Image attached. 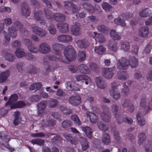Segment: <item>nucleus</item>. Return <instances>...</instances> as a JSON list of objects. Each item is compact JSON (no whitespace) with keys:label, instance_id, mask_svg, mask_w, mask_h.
Wrapping results in <instances>:
<instances>
[{"label":"nucleus","instance_id":"obj_1","mask_svg":"<svg viewBox=\"0 0 152 152\" xmlns=\"http://www.w3.org/2000/svg\"><path fill=\"white\" fill-rule=\"evenodd\" d=\"M138 65V61L134 56L130 57L129 62L125 58L121 57L118 61L117 68L120 70H125L128 68L129 65L132 68H136Z\"/></svg>","mask_w":152,"mask_h":152},{"label":"nucleus","instance_id":"obj_2","mask_svg":"<svg viewBox=\"0 0 152 152\" xmlns=\"http://www.w3.org/2000/svg\"><path fill=\"white\" fill-rule=\"evenodd\" d=\"M113 113L114 115L115 118L117 119V123L121 124L123 121L129 124H131L133 123L132 119L128 117L124 118L123 115H118V107L115 104L113 105L112 106V109Z\"/></svg>","mask_w":152,"mask_h":152},{"label":"nucleus","instance_id":"obj_3","mask_svg":"<svg viewBox=\"0 0 152 152\" xmlns=\"http://www.w3.org/2000/svg\"><path fill=\"white\" fill-rule=\"evenodd\" d=\"M63 53L65 58L69 61H74L76 59V52L71 45H68L64 49Z\"/></svg>","mask_w":152,"mask_h":152},{"label":"nucleus","instance_id":"obj_4","mask_svg":"<svg viewBox=\"0 0 152 152\" xmlns=\"http://www.w3.org/2000/svg\"><path fill=\"white\" fill-rule=\"evenodd\" d=\"M46 136L51 138L50 141L53 144H57L62 142V138L59 135L49 133L46 134Z\"/></svg>","mask_w":152,"mask_h":152},{"label":"nucleus","instance_id":"obj_5","mask_svg":"<svg viewBox=\"0 0 152 152\" xmlns=\"http://www.w3.org/2000/svg\"><path fill=\"white\" fill-rule=\"evenodd\" d=\"M117 86L118 85L117 83L115 82L112 83L111 89L110 91L111 96L116 100H118L120 98L121 96L120 93L117 92Z\"/></svg>","mask_w":152,"mask_h":152},{"label":"nucleus","instance_id":"obj_6","mask_svg":"<svg viewBox=\"0 0 152 152\" xmlns=\"http://www.w3.org/2000/svg\"><path fill=\"white\" fill-rule=\"evenodd\" d=\"M116 67L114 66L110 68H106L104 69L102 72L103 76L106 78H112L114 75V71L115 70Z\"/></svg>","mask_w":152,"mask_h":152},{"label":"nucleus","instance_id":"obj_7","mask_svg":"<svg viewBox=\"0 0 152 152\" xmlns=\"http://www.w3.org/2000/svg\"><path fill=\"white\" fill-rule=\"evenodd\" d=\"M68 100L69 103L74 106L78 105L81 102V97L78 95L70 96Z\"/></svg>","mask_w":152,"mask_h":152},{"label":"nucleus","instance_id":"obj_8","mask_svg":"<svg viewBox=\"0 0 152 152\" xmlns=\"http://www.w3.org/2000/svg\"><path fill=\"white\" fill-rule=\"evenodd\" d=\"M23 42L27 46L29 51L33 53H37L38 52V49L34 45H32V42L30 40L25 39H23Z\"/></svg>","mask_w":152,"mask_h":152},{"label":"nucleus","instance_id":"obj_9","mask_svg":"<svg viewBox=\"0 0 152 152\" xmlns=\"http://www.w3.org/2000/svg\"><path fill=\"white\" fill-rule=\"evenodd\" d=\"M31 29L34 33L41 37H45L46 35L47 32L45 29L39 28L37 26L32 27Z\"/></svg>","mask_w":152,"mask_h":152},{"label":"nucleus","instance_id":"obj_10","mask_svg":"<svg viewBox=\"0 0 152 152\" xmlns=\"http://www.w3.org/2000/svg\"><path fill=\"white\" fill-rule=\"evenodd\" d=\"M63 3L67 9H72L73 13H76L78 12L79 10L78 7L72 2L69 1H65Z\"/></svg>","mask_w":152,"mask_h":152},{"label":"nucleus","instance_id":"obj_11","mask_svg":"<svg viewBox=\"0 0 152 152\" xmlns=\"http://www.w3.org/2000/svg\"><path fill=\"white\" fill-rule=\"evenodd\" d=\"M22 14L26 17L30 15V11L28 4L25 2L23 3L21 5Z\"/></svg>","mask_w":152,"mask_h":152},{"label":"nucleus","instance_id":"obj_12","mask_svg":"<svg viewBox=\"0 0 152 152\" xmlns=\"http://www.w3.org/2000/svg\"><path fill=\"white\" fill-rule=\"evenodd\" d=\"M38 51H39L41 53L45 54L49 53L50 50L49 45L47 44L43 43L39 45Z\"/></svg>","mask_w":152,"mask_h":152},{"label":"nucleus","instance_id":"obj_13","mask_svg":"<svg viewBox=\"0 0 152 152\" xmlns=\"http://www.w3.org/2000/svg\"><path fill=\"white\" fill-rule=\"evenodd\" d=\"M53 52L56 55L61 56L62 53L61 50H62L64 48V46L61 44L58 43H55L53 45Z\"/></svg>","mask_w":152,"mask_h":152},{"label":"nucleus","instance_id":"obj_14","mask_svg":"<svg viewBox=\"0 0 152 152\" xmlns=\"http://www.w3.org/2000/svg\"><path fill=\"white\" fill-rule=\"evenodd\" d=\"M18 99V96L17 94H14L11 95L8 101L5 104V107H7L8 106H11L12 105L14 104Z\"/></svg>","mask_w":152,"mask_h":152},{"label":"nucleus","instance_id":"obj_15","mask_svg":"<svg viewBox=\"0 0 152 152\" xmlns=\"http://www.w3.org/2000/svg\"><path fill=\"white\" fill-rule=\"evenodd\" d=\"M76 79L78 81H81L82 82H85L86 85L88 84L89 82L91 80L90 78L85 75H77Z\"/></svg>","mask_w":152,"mask_h":152},{"label":"nucleus","instance_id":"obj_16","mask_svg":"<svg viewBox=\"0 0 152 152\" xmlns=\"http://www.w3.org/2000/svg\"><path fill=\"white\" fill-rule=\"evenodd\" d=\"M83 9L90 13H93L94 12V8L91 4L88 2H84L82 5Z\"/></svg>","mask_w":152,"mask_h":152},{"label":"nucleus","instance_id":"obj_17","mask_svg":"<svg viewBox=\"0 0 152 152\" xmlns=\"http://www.w3.org/2000/svg\"><path fill=\"white\" fill-rule=\"evenodd\" d=\"M57 26L60 31L62 33H66L69 31V26L66 23H58Z\"/></svg>","mask_w":152,"mask_h":152},{"label":"nucleus","instance_id":"obj_18","mask_svg":"<svg viewBox=\"0 0 152 152\" xmlns=\"http://www.w3.org/2000/svg\"><path fill=\"white\" fill-rule=\"evenodd\" d=\"M46 101H42L38 103L37 105L38 114H41L45 111L46 107Z\"/></svg>","mask_w":152,"mask_h":152},{"label":"nucleus","instance_id":"obj_19","mask_svg":"<svg viewBox=\"0 0 152 152\" xmlns=\"http://www.w3.org/2000/svg\"><path fill=\"white\" fill-rule=\"evenodd\" d=\"M149 32L148 28L146 26H144L139 29V35L142 37H147Z\"/></svg>","mask_w":152,"mask_h":152},{"label":"nucleus","instance_id":"obj_20","mask_svg":"<svg viewBox=\"0 0 152 152\" xmlns=\"http://www.w3.org/2000/svg\"><path fill=\"white\" fill-rule=\"evenodd\" d=\"M64 137L65 138L67 141L73 144L76 145L77 143V138L75 136L73 137L71 134H64Z\"/></svg>","mask_w":152,"mask_h":152},{"label":"nucleus","instance_id":"obj_21","mask_svg":"<svg viewBox=\"0 0 152 152\" xmlns=\"http://www.w3.org/2000/svg\"><path fill=\"white\" fill-rule=\"evenodd\" d=\"M82 130L84 132L87 136L89 139L92 137V129L87 126H82L81 127Z\"/></svg>","mask_w":152,"mask_h":152},{"label":"nucleus","instance_id":"obj_22","mask_svg":"<svg viewBox=\"0 0 152 152\" xmlns=\"http://www.w3.org/2000/svg\"><path fill=\"white\" fill-rule=\"evenodd\" d=\"M95 82L97 86L101 89L105 88L106 85L104 80L100 77H97L95 79Z\"/></svg>","mask_w":152,"mask_h":152},{"label":"nucleus","instance_id":"obj_23","mask_svg":"<svg viewBox=\"0 0 152 152\" xmlns=\"http://www.w3.org/2000/svg\"><path fill=\"white\" fill-rule=\"evenodd\" d=\"M53 19L57 22H63L65 20V16L62 14L56 13L54 14Z\"/></svg>","mask_w":152,"mask_h":152},{"label":"nucleus","instance_id":"obj_24","mask_svg":"<svg viewBox=\"0 0 152 152\" xmlns=\"http://www.w3.org/2000/svg\"><path fill=\"white\" fill-rule=\"evenodd\" d=\"M26 106L24 102L22 101H19L14 104L12 105L10 107V109H12L17 108H23Z\"/></svg>","mask_w":152,"mask_h":152},{"label":"nucleus","instance_id":"obj_25","mask_svg":"<svg viewBox=\"0 0 152 152\" xmlns=\"http://www.w3.org/2000/svg\"><path fill=\"white\" fill-rule=\"evenodd\" d=\"M10 74V71L6 70L2 72L0 74V83H3L7 79Z\"/></svg>","mask_w":152,"mask_h":152},{"label":"nucleus","instance_id":"obj_26","mask_svg":"<svg viewBox=\"0 0 152 152\" xmlns=\"http://www.w3.org/2000/svg\"><path fill=\"white\" fill-rule=\"evenodd\" d=\"M86 115L87 117H89L90 121L91 122L93 123H95L96 122L98 117L95 113L90 111H88L86 113Z\"/></svg>","mask_w":152,"mask_h":152},{"label":"nucleus","instance_id":"obj_27","mask_svg":"<svg viewBox=\"0 0 152 152\" xmlns=\"http://www.w3.org/2000/svg\"><path fill=\"white\" fill-rule=\"evenodd\" d=\"M78 46L81 48H86L89 45L88 41L86 39H81L78 40L77 42Z\"/></svg>","mask_w":152,"mask_h":152},{"label":"nucleus","instance_id":"obj_28","mask_svg":"<svg viewBox=\"0 0 152 152\" xmlns=\"http://www.w3.org/2000/svg\"><path fill=\"white\" fill-rule=\"evenodd\" d=\"M80 142L82 150L84 151H86L89 147L88 142L86 138L81 137L80 139Z\"/></svg>","mask_w":152,"mask_h":152},{"label":"nucleus","instance_id":"obj_29","mask_svg":"<svg viewBox=\"0 0 152 152\" xmlns=\"http://www.w3.org/2000/svg\"><path fill=\"white\" fill-rule=\"evenodd\" d=\"M56 55L57 56L54 55H48L47 56V58L50 60L53 61H60L64 62H65V60H63V59H62L61 55H60L59 56V55Z\"/></svg>","mask_w":152,"mask_h":152},{"label":"nucleus","instance_id":"obj_30","mask_svg":"<svg viewBox=\"0 0 152 152\" xmlns=\"http://www.w3.org/2000/svg\"><path fill=\"white\" fill-rule=\"evenodd\" d=\"M95 53L99 55H102L106 51V48L102 45L96 47L94 49Z\"/></svg>","mask_w":152,"mask_h":152},{"label":"nucleus","instance_id":"obj_31","mask_svg":"<svg viewBox=\"0 0 152 152\" xmlns=\"http://www.w3.org/2000/svg\"><path fill=\"white\" fill-rule=\"evenodd\" d=\"M8 31L12 37L15 38L17 36V30L16 29L15 27H14L13 26H12L9 27Z\"/></svg>","mask_w":152,"mask_h":152},{"label":"nucleus","instance_id":"obj_32","mask_svg":"<svg viewBox=\"0 0 152 152\" xmlns=\"http://www.w3.org/2000/svg\"><path fill=\"white\" fill-rule=\"evenodd\" d=\"M141 113L138 112L137 115V118L139 125L142 126L145 124V120L143 117L140 116Z\"/></svg>","mask_w":152,"mask_h":152},{"label":"nucleus","instance_id":"obj_33","mask_svg":"<svg viewBox=\"0 0 152 152\" xmlns=\"http://www.w3.org/2000/svg\"><path fill=\"white\" fill-rule=\"evenodd\" d=\"M78 68L80 72L83 73L88 74L90 72V69L86 65L80 64L78 66Z\"/></svg>","mask_w":152,"mask_h":152},{"label":"nucleus","instance_id":"obj_34","mask_svg":"<svg viewBox=\"0 0 152 152\" xmlns=\"http://www.w3.org/2000/svg\"><path fill=\"white\" fill-rule=\"evenodd\" d=\"M151 11L148 8L142 10L139 13L140 16L142 17H146L150 16Z\"/></svg>","mask_w":152,"mask_h":152},{"label":"nucleus","instance_id":"obj_35","mask_svg":"<svg viewBox=\"0 0 152 152\" xmlns=\"http://www.w3.org/2000/svg\"><path fill=\"white\" fill-rule=\"evenodd\" d=\"M122 105L124 107L130 106L129 111L131 113L133 112L134 110V105L131 104L130 101L129 99L125 100Z\"/></svg>","mask_w":152,"mask_h":152},{"label":"nucleus","instance_id":"obj_36","mask_svg":"<svg viewBox=\"0 0 152 152\" xmlns=\"http://www.w3.org/2000/svg\"><path fill=\"white\" fill-rule=\"evenodd\" d=\"M108 45L109 49L112 51L116 52L118 50L117 43L114 41H109Z\"/></svg>","mask_w":152,"mask_h":152},{"label":"nucleus","instance_id":"obj_37","mask_svg":"<svg viewBox=\"0 0 152 152\" xmlns=\"http://www.w3.org/2000/svg\"><path fill=\"white\" fill-rule=\"evenodd\" d=\"M31 142L34 145L37 144L40 146H43L45 141L44 140L41 139L36 138L31 140Z\"/></svg>","mask_w":152,"mask_h":152},{"label":"nucleus","instance_id":"obj_38","mask_svg":"<svg viewBox=\"0 0 152 152\" xmlns=\"http://www.w3.org/2000/svg\"><path fill=\"white\" fill-rule=\"evenodd\" d=\"M80 27L79 26L73 25L72 27L71 31L72 33L74 35L78 36L80 34Z\"/></svg>","mask_w":152,"mask_h":152},{"label":"nucleus","instance_id":"obj_39","mask_svg":"<svg viewBox=\"0 0 152 152\" xmlns=\"http://www.w3.org/2000/svg\"><path fill=\"white\" fill-rule=\"evenodd\" d=\"M118 79L121 80L126 79L129 77L128 74L124 71L118 72Z\"/></svg>","mask_w":152,"mask_h":152},{"label":"nucleus","instance_id":"obj_40","mask_svg":"<svg viewBox=\"0 0 152 152\" xmlns=\"http://www.w3.org/2000/svg\"><path fill=\"white\" fill-rule=\"evenodd\" d=\"M28 72L31 74H35L39 72V69L32 65H29L28 67Z\"/></svg>","mask_w":152,"mask_h":152},{"label":"nucleus","instance_id":"obj_41","mask_svg":"<svg viewBox=\"0 0 152 152\" xmlns=\"http://www.w3.org/2000/svg\"><path fill=\"white\" fill-rule=\"evenodd\" d=\"M15 115L14 116L15 119L13 122V124L14 126H18L20 122V112L18 111H17L15 113Z\"/></svg>","mask_w":152,"mask_h":152},{"label":"nucleus","instance_id":"obj_42","mask_svg":"<svg viewBox=\"0 0 152 152\" xmlns=\"http://www.w3.org/2000/svg\"><path fill=\"white\" fill-rule=\"evenodd\" d=\"M61 111L64 114L69 115L72 113V109L66 107L61 106L60 107Z\"/></svg>","mask_w":152,"mask_h":152},{"label":"nucleus","instance_id":"obj_43","mask_svg":"<svg viewBox=\"0 0 152 152\" xmlns=\"http://www.w3.org/2000/svg\"><path fill=\"white\" fill-rule=\"evenodd\" d=\"M110 34L111 37L114 40H119L121 39V36L114 30H111Z\"/></svg>","mask_w":152,"mask_h":152},{"label":"nucleus","instance_id":"obj_44","mask_svg":"<svg viewBox=\"0 0 152 152\" xmlns=\"http://www.w3.org/2000/svg\"><path fill=\"white\" fill-rule=\"evenodd\" d=\"M42 84L41 83H33L29 87V89L31 91L35 90L37 91L41 88Z\"/></svg>","mask_w":152,"mask_h":152},{"label":"nucleus","instance_id":"obj_45","mask_svg":"<svg viewBox=\"0 0 152 152\" xmlns=\"http://www.w3.org/2000/svg\"><path fill=\"white\" fill-rule=\"evenodd\" d=\"M102 141L106 145H108L110 142V136L108 134L104 133L102 137Z\"/></svg>","mask_w":152,"mask_h":152},{"label":"nucleus","instance_id":"obj_46","mask_svg":"<svg viewBox=\"0 0 152 152\" xmlns=\"http://www.w3.org/2000/svg\"><path fill=\"white\" fill-rule=\"evenodd\" d=\"M45 13L47 18L49 20L53 19L54 18V14L52 12L48 9H45L44 10Z\"/></svg>","mask_w":152,"mask_h":152},{"label":"nucleus","instance_id":"obj_47","mask_svg":"<svg viewBox=\"0 0 152 152\" xmlns=\"http://www.w3.org/2000/svg\"><path fill=\"white\" fill-rule=\"evenodd\" d=\"M121 48L125 51H128L130 48L129 42H122L121 45Z\"/></svg>","mask_w":152,"mask_h":152},{"label":"nucleus","instance_id":"obj_48","mask_svg":"<svg viewBox=\"0 0 152 152\" xmlns=\"http://www.w3.org/2000/svg\"><path fill=\"white\" fill-rule=\"evenodd\" d=\"M15 53L18 58H22L26 55V53L21 49L18 48L16 50Z\"/></svg>","mask_w":152,"mask_h":152},{"label":"nucleus","instance_id":"obj_49","mask_svg":"<svg viewBox=\"0 0 152 152\" xmlns=\"http://www.w3.org/2000/svg\"><path fill=\"white\" fill-rule=\"evenodd\" d=\"M97 29L99 31L103 33H106L108 32L109 30L107 27L103 25H99L97 27Z\"/></svg>","mask_w":152,"mask_h":152},{"label":"nucleus","instance_id":"obj_50","mask_svg":"<svg viewBox=\"0 0 152 152\" xmlns=\"http://www.w3.org/2000/svg\"><path fill=\"white\" fill-rule=\"evenodd\" d=\"M49 103L48 105L49 107L50 108H55L57 106L58 103V101L53 98L49 100Z\"/></svg>","mask_w":152,"mask_h":152},{"label":"nucleus","instance_id":"obj_51","mask_svg":"<svg viewBox=\"0 0 152 152\" xmlns=\"http://www.w3.org/2000/svg\"><path fill=\"white\" fill-rule=\"evenodd\" d=\"M146 136L145 134L144 133H140L138 136V143L140 145L146 139Z\"/></svg>","mask_w":152,"mask_h":152},{"label":"nucleus","instance_id":"obj_52","mask_svg":"<svg viewBox=\"0 0 152 152\" xmlns=\"http://www.w3.org/2000/svg\"><path fill=\"white\" fill-rule=\"evenodd\" d=\"M123 88L122 89L121 93L123 95L126 96L129 94V90L128 86L126 85V83H123Z\"/></svg>","mask_w":152,"mask_h":152},{"label":"nucleus","instance_id":"obj_53","mask_svg":"<svg viewBox=\"0 0 152 152\" xmlns=\"http://www.w3.org/2000/svg\"><path fill=\"white\" fill-rule=\"evenodd\" d=\"M78 60L80 61H84L86 57V54L85 51H79L78 53Z\"/></svg>","mask_w":152,"mask_h":152},{"label":"nucleus","instance_id":"obj_54","mask_svg":"<svg viewBox=\"0 0 152 152\" xmlns=\"http://www.w3.org/2000/svg\"><path fill=\"white\" fill-rule=\"evenodd\" d=\"M72 125L71 121L69 120H64L62 123V127L64 128L70 127Z\"/></svg>","mask_w":152,"mask_h":152},{"label":"nucleus","instance_id":"obj_55","mask_svg":"<svg viewBox=\"0 0 152 152\" xmlns=\"http://www.w3.org/2000/svg\"><path fill=\"white\" fill-rule=\"evenodd\" d=\"M95 39L97 42L102 43L105 41V38L103 35L101 34H99L97 36L95 37Z\"/></svg>","mask_w":152,"mask_h":152},{"label":"nucleus","instance_id":"obj_56","mask_svg":"<svg viewBox=\"0 0 152 152\" xmlns=\"http://www.w3.org/2000/svg\"><path fill=\"white\" fill-rule=\"evenodd\" d=\"M114 22L116 24L122 26H124L126 25L125 21L123 20H122L119 17L115 19Z\"/></svg>","mask_w":152,"mask_h":152},{"label":"nucleus","instance_id":"obj_57","mask_svg":"<svg viewBox=\"0 0 152 152\" xmlns=\"http://www.w3.org/2000/svg\"><path fill=\"white\" fill-rule=\"evenodd\" d=\"M14 27H15L16 29L20 30L23 28V24L20 21L18 20L15 21L12 25Z\"/></svg>","mask_w":152,"mask_h":152},{"label":"nucleus","instance_id":"obj_58","mask_svg":"<svg viewBox=\"0 0 152 152\" xmlns=\"http://www.w3.org/2000/svg\"><path fill=\"white\" fill-rule=\"evenodd\" d=\"M102 6L103 9L107 12L111 11L112 10V6L108 3L104 2L102 4Z\"/></svg>","mask_w":152,"mask_h":152},{"label":"nucleus","instance_id":"obj_59","mask_svg":"<svg viewBox=\"0 0 152 152\" xmlns=\"http://www.w3.org/2000/svg\"><path fill=\"white\" fill-rule=\"evenodd\" d=\"M145 151L146 152H151L152 151V142L151 141H149L147 145L145 146Z\"/></svg>","mask_w":152,"mask_h":152},{"label":"nucleus","instance_id":"obj_60","mask_svg":"<svg viewBox=\"0 0 152 152\" xmlns=\"http://www.w3.org/2000/svg\"><path fill=\"white\" fill-rule=\"evenodd\" d=\"M15 55L13 54L7 53L5 56V59L10 61H12L15 59Z\"/></svg>","mask_w":152,"mask_h":152},{"label":"nucleus","instance_id":"obj_61","mask_svg":"<svg viewBox=\"0 0 152 152\" xmlns=\"http://www.w3.org/2000/svg\"><path fill=\"white\" fill-rule=\"evenodd\" d=\"M71 118L74 122L75 124L79 125L81 124V122L78 116L76 115H72L71 117Z\"/></svg>","mask_w":152,"mask_h":152},{"label":"nucleus","instance_id":"obj_62","mask_svg":"<svg viewBox=\"0 0 152 152\" xmlns=\"http://www.w3.org/2000/svg\"><path fill=\"white\" fill-rule=\"evenodd\" d=\"M42 13L41 11H39L34 13V17L37 20H39L40 19L42 18Z\"/></svg>","mask_w":152,"mask_h":152},{"label":"nucleus","instance_id":"obj_63","mask_svg":"<svg viewBox=\"0 0 152 152\" xmlns=\"http://www.w3.org/2000/svg\"><path fill=\"white\" fill-rule=\"evenodd\" d=\"M97 125L99 128L101 130L105 131L108 129V126L101 122L98 123Z\"/></svg>","mask_w":152,"mask_h":152},{"label":"nucleus","instance_id":"obj_64","mask_svg":"<svg viewBox=\"0 0 152 152\" xmlns=\"http://www.w3.org/2000/svg\"><path fill=\"white\" fill-rule=\"evenodd\" d=\"M102 119L106 122H108L110 118V116L108 115V113H103L101 116Z\"/></svg>","mask_w":152,"mask_h":152}]
</instances>
